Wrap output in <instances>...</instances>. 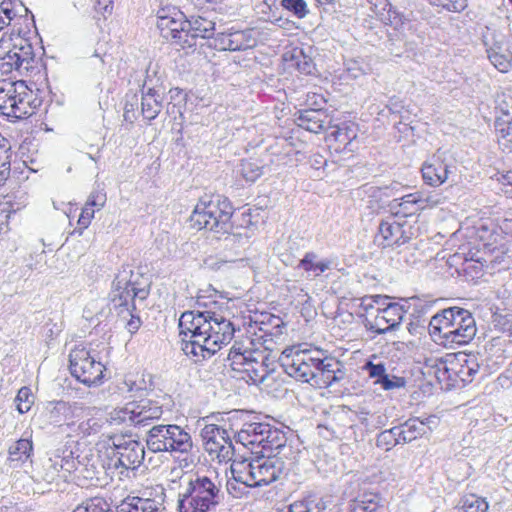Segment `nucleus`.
<instances>
[{
	"mask_svg": "<svg viewBox=\"0 0 512 512\" xmlns=\"http://www.w3.org/2000/svg\"><path fill=\"white\" fill-rule=\"evenodd\" d=\"M226 302L211 286L199 290L196 310L185 311L179 319L182 351L195 363L214 356L232 340L235 327L224 314Z\"/></svg>",
	"mask_w": 512,
	"mask_h": 512,
	"instance_id": "obj_1",
	"label": "nucleus"
},
{
	"mask_svg": "<svg viewBox=\"0 0 512 512\" xmlns=\"http://www.w3.org/2000/svg\"><path fill=\"white\" fill-rule=\"evenodd\" d=\"M279 364L290 377L321 388L333 385L344 376L342 363L333 357H323L319 350L287 347L279 356Z\"/></svg>",
	"mask_w": 512,
	"mask_h": 512,
	"instance_id": "obj_2",
	"label": "nucleus"
},
{
	"mask_svg": "<svg viewBox=\"0 0 512 512\" xmlns=\"http://www.w3.org/2000/svg\"><path fill=\"white\" fill-rule=\"evenodd\" d=\"M472 314L460 307H450L435 314L429 322V333L445 347L469 343L476 334Z\"/></svg>",
	"mask_w": 512,
	"mask_h": 512,
	"instance_id": "obj_3",
	"label": "nucleus"
},
{
	"mask_svg": "<svg viewBox=\"0 0 512 512\" xmlns=\"http://www.w3.org/2000/svg\"><path fill=\"white\" fill-rule=\"evenodd\" d=\"M112 303L115 308H121L120 313L124 311L131 316L127 323L128 330L131 333L136 332L141 324L140 318L134 316L132 311L136 309L135 300H145L150 293V282L140 272H135L129 266H123L116 274L113 281Z\"/></svg>",
	"mask_w": 512,
	"mask_h": 512,
	"instance_id": "obj_4",
	"label": "nucleus"
},
{
	"mask_svg": "<svg viewBox=\"0 0 512 512\" xmlns=\"http://www.w3.org/2000/svg\"><path fill=\"white\" fill-rule=\"evenodd\" d=\"M221 484L217 475L194 474L187 478L179 493V512H210L222 501Z\"/></svg>",
	"mask_w": 512,
	"mask_h": 512,
	"instance_id": "obj_5",
	"label": "nucleus"
},
{
	"mask_svg": "<svg viewBox=\"0 0 512 512\" xmlns=\"http://www.w3.org/2000/svg\"><path fill=\"white\" fill-rule=\"evenodd\" d=\"M44 70L41 57L37 56L29 39L20 35L0 39V71L8 74L17 71L23 76H37Z\"/></svg>",
	"mask_w": 512,
	"mask_h": 512,
	"instance_id": "obj_6",
	"label": "nucleus"
},
{
	"mask_svg": "<svg viewBox=\"0 0 512 512\" xmlns=\"http://www.w3.org/2000/svg\"><path fill=\"white\" fill-rule=\"evenodd\" d=\"M43 98L24 80L0 81V114L10 121L26 119L36 113Z\"/></svg>",
	"mask_w": 512,
	"mask_h": 512,
	"instance_id": "obj_7",
	"label": "nucleus"
},
{
	"mask_svg": "<svg viewBox=\"0 0 512 512\" xmlns=\"http://www.w3.org/2000/svg\"><path fill=\"white\" fill-rule=\"evenodd\" d=\"M247 344L235 342L228 354V360L233 370L246 375L247 382L261 383L274 371V361L265 350L253 348V341L247 339Z\"/></svg>",
	"mask_w": 512,
	"mask_h": 512,
	"instance_id": "obj_8",
	"label": "nucleus"
},
{
	"mask_svg": "<svg viewBox=\"0 0 512 512\" xmlns=\"http://www.w3.org/2000/svg\"><path fill=\"white\" fill-rule=\"evenodd\" d=\"M232 215L230 201L221 195H214L209 200L201 199L197 203L189 221L191 227L197 230L206 229L217 234L233 229Z\"/></svg>",
	"mask_w": 512,
	"mask_h": 512,
	"instance_id": "obj_9",
	"label": "nucleus"
},
{
	"mask_svg": "<svg viewBox=\"0 0 512 512\" xmlns=\"http://www.w3.org/2000/svg\"><path fill=\"white\" fill-rule=\"evenodd\" d=\"M146 446L153 453L189 454L193 441L190 433L179 425L158 424L147 432Z\"/></svg>",
	"mask_w": 512,
	"mask_h": 512,
	"instance_id": "obj_10",
	"label": "nucleus"
},
{
	"mask_svg": "<svg viewBox=\"0 0 512 512\" xmlns=\"http://www.w3.org/2000/svg\"><path fill=\"white\" fill-rule=\"evenodd\" d=\"M237 442L258 455L271 450V447H279L283 440V431L266 421H260L255 417L253 421L245 422L236 435Z\"/></svg>",
	"mask_w": 512,
	"mask_h": 512,
	"instance_id": "obj_11",
	"label": "nucleus"
},
{
	"mask_svg": "<svg viewBox=\"0 0 512 512\" xmlns=\"http://www.w3.org/2000/svg\"><path fill=\"white\" fill-rule=\"evenodd\" d=\"M482 365L478 355L459 352L451 359L439 361L435 365V376L440 382L449 380L454 384H467L480 372Z\"/></svg>",
	"mask_w": 512,
	"mask_h": 512,
	"instance_id": "obj_12",
	"label": "nucleus"
},
{
	"mask_svg": "<svg viewBox=\"0 0 512 512\" xmlns=\"http://www.w3.org/2000/svg\"><path fill=\"white\" fill-rule=\"evenodd\" d=\"M108 470L123 468L137 469L144 460V446L137 440L126 439L123 436L112 439V446L107 448Z\"/></svg>",
	"mask_w": 512,
	"mask_h": 512,
	"instance_id": "obj_13",
	"label": "nucleus"
},
{
	"mask_svg": "<svg viewBox=\"0 0 512 512\" xmlns=\"http://www.w3.org/2000/svg\"><path fill=\"white\" fill-rule=\"evenodd\" d=\"M71 375L79 382L91 386L102 383L105 366L83 346H77L69 354Z\"/></svg>",
	"mask_w": 512,
	"mask_h": 512,
	"instance_id": "obj_14",
	"label": "nucleus"
},
{
	"mask_svg": "<svg viewBox=\"0 0 512 512\" xmlns=\"http://www.w3.org/2000/svg\"><path fill=\"white\" fill-rule=\"evenodd\" d=\"M188 20L185 15L176 8H163L157 14V28L163 38L180 45L181 48H192L190 31L187 29Z\"/></svg>",
	"mask_w": 512,
	"mask_h": 512,
	"instance_id": "obj_15",
	"label": "nucleus"
},
{
	"mask_svg": "<svg viewBox=\"0 0 512 512\" xmlns=\"http://www.w3.org/2000/svg\"><path fill=\"white\" fill-rule=\"evenodd\" d=\"M204 450L212 460L229 462L234 456L232 439L226 429L216 424H207L201 430Z\"/></svg>",
	"mask_w": 512,
	"mask_h": 512,
	"instance_id": "obj_16",
	"label": "nucleus"
},
{
	"mask_svg": "<svg viewBox=\"0 0 512 512\" xmlns=\"http://www.w3.org/2000/svg\"><path fill=\"white\" fill-rule=\"evenodd\" d=\"M256 40L251 29H237L234 26L220 24L218 31L210 40L209 47L218 51H243L254 47Z\"/></svg>",
	"mask_w": 512,
	"mask_h": 512,
	"instance_id": "obj_17",
	"label": "nucleus"
},
{
	"mask_svg": "<svg viewBox=\"0 0 512 512\" xmlns=\"http://www.w3.org/2000/svg\"><path fill=\"white\" fill-rule=\"evenodd\" d=\"M162 415V405L151 399L130 402L116 411V419L135 427L147 426Z\"/></svg>",
	"mask_w": 512,
	"mask_h": 512,
	"instance_id": "obj_18",
	"label": "nucleus"
},
{
	"mask_svg": "<svg viewBox=\"0 0 512 512\" xmlns=\"http://www.w3.org/2000/svg\"><path fill=\"white\" fill-rule=\"evenodd\" d=\"M411 236V226L396 221L395 216H389L379 224L375 243L383 248L400 246L407 243Z\"/></svg>",
	"mask_w": 512,
	"mask_h": 512,
	"instance_id": "obj_19",
	"label": "nucleus"
},
{
	"mask_svg": "<svg viewBox=\"0 0 512 512\" xmlns=\"http://www.w3.org/2000/svg\"><path fill=\"white\" fill-rule=\"evenodd\" d=\"M406 310L398 303H388L384 308H377L373 320L366 319L365 327L376 334H385L396 329L402 322Z\"/></svg>",
	"mask_w": 512,
	"mask_h": 512,
	"instance_id": "obj_20",
	"label": "nucleus"
},
{
	"mask_svg": "<svg viewBox=\"0 0 512 512\" xmlns=\"http://www.w3.org/2000/svg\"><path fill=\"white\" fill-rule=\"evenodd\" d=\"M260 456L253 458L254 474L252 473L253 487L268 485L277 480L284 469V461L277 457L260 453Z\"/></svg>",
	"mask_w": 512,
	"mask_h": 512,
	"instance_id": "obj_21",
	"label": "nucleus"
},
{
	"mask_svg": "<svg viewBox=\"0 0 512 512\" xmlns=\"http://www.w3.org/2000/svg\"><path fill=\"white\" fill-rule=\"evenodd\" d=\"M357 137V126L351 122L329 125L326 141L335 151H353L352 143Z\"/></svg>",
	"mask_w": 512,
	"mask_h": 512,
	"instance_id": "obj_22",
	"label": "nucleus"
},
{
	"mask_svg": "<svg viewBox=\"0 0 512 512\" xmlns=\"http://www.w3.org/2000/svg\"><path fill=\"white\" fill-rule=\"evenodd\" d=\"M163 103V91L152 85V79L147 75L142 87L141 113L144 119L154 120L160 113Z\"/></svg>",
	"mask_w": 512,
	"mask_h": 512,
	"instance_id": "obj_23",
	"label": "nucleus"
},
{
	"mask_svg": "<svg viewBox=\"0 0 512 512\" xmlns=\"http://www.w3.org/2000/svg\"><path fill=\"white\" fill-rule=\"evenodd\" d=\"M451 166L446 163L440 153L435 154L430 161L425 162L421 172L423 180L432 187H438L447 181Z\"/></svg>",
	"mask_w": 512,
	"mask_h": 512,
	"instance_id": "obj_24",
	"label": "nucleus"
},
{
	"mask_svg": "<svg viewBox=\"0 0 512 512\" xmlns=\"http://www.w3.org/2000/svg\"><path fill=\"white\" fill-rule=\"evenodd\" d=\"M492 40V43H489L487 38L485 40L488 58L500 72H507L512 65V53L509 51L503 36L500 35L499 38L493 36Z\"/></svg>",
	"mask_w": 512,
	"mask_h": 512,
	"instance_id": "obj_25",
	"label": "nucleus"
},
{
	"mask_svg": "<svg viewBox=\"0 0 512 512\" xmlns=\"http://www.w3.org/2000/svg\"><path fill=\"white\" fill-rule=\"evenodd\" d=\"M296 123L309 132L319 133L328 129L330 120L324 109L309 108L298 112Z\"/></svg>",
	"mask_w": 512,
	"mask_h": 512,
	"instance_id": "obj_26",
	"label": "nucleus"
},
{
	"mask_svg": "<svg viewBox=\"0 0 512 512\" xmlns=\"http://www.w3.org/2000/svg\"><path fill=\"white\" fill-rule=\"evenodd\" d=\"M474 256L475 254L467 257L456 253L450 258L451 265H460L457 268V272L459 275L465 277L468 281H473L480 278L483 275L484 268L486 267V263L483 260V255L477 256L476 258H474Z\"/></svg>",
	"mask_w": 512,
	"mask_h": 512,
	"instance_id": "obj_27",
	"label": "nucleus"
},
{
	"mask_svg": "<svg viewBox=\"0 0 512 512\" xmlns=\"http://www.w3.org/2000/svg\"><path fill=\"white\" fill-rule=\"evenodd\" d=\"M433 420L434 417H427L425 420L410 418L403 424L396 426L402 444L410 443L425 435L431 430L428 424L432 423Z\"/></svg>",
	"mask_w": 512,
	"mask_h": 512,
	"instance_id": "obj_28",
	"label": "nucleus"
},
{
	"mask_svg": "<svg viewBox=\"0 0 512 512\" xmlns=\"http://www.w3.org/2000/svg\"><path fill=\"white\" fill-rule=\"evenodd\" d=\"M187 29L190 31L189 39L191 42L196 44L195 39L201 37L208 40V45L218 31L216 23L205 16L191 17V19L188 20Z\"/></svg>",
	"mask_w": 512,
	"mask_h": 512,
	"instance_id": "obj_29",
	"label": "nucleus"
},
{
	"mask_svg": "<svg viewBox=\"0 0 512 512\" xmlns=\"http://www.w3.org/2000/svg\"><path fill=\"white\" fill-rule=\"evenodd\" d=\"M333 261L328 258H319V256L313 252H306L304 257L299 261L297 268L303 269L307 274V278L319 277L325 271L331 269Z\"/></svg>",
	"mask_w": 512,
	"mask_h": 512,
	"instance_id": "obj_30",
	"label": "nucleus"
},
{
	"mask_svg": "<svg viewBox=\"0 0 512 512\" xmlns=\"http://www.w3.org/2000/svg\"><path fill=\"white\" fill-rule=\"evenodd\" d=\"M105 422L100 417H87L80 422H69L68 437H78L80 439L97 435L102 431Z\"/></svg>",
	"mask_w": 512,
	"mask_h": 512,
	"instance_id": "obj_31",
	"label": "nucleus"
},
{
	"mask_svg": "<svg viewBox=\"0 0 512 512\" xmlns=\"http://www.w3.org/2000/svg\"><path fill=\"white\" fill-rule=\"evenodd\" d=\"M384 499L374 491H360L350 502V512H376L384 506Z\"/></svg>",
	"mask_w": 512,
	"mask_h": 512,
	"instance_id": "obj_32",
	"label": "nucleus"
},
{
	"mask_svg": "<svg viewBox=\"0 0 512 512\" xmlns=\"http://www.w3.org/2000/svg\"><path fill=\"white\" fill-rule=\"evenodd\" d=\"M508 258V249L504 244L499 246H493L491 243L484 244L483 260L486 268L506 269L509 266Z\"/></svg>",
	"mask_w": 512,
	"mask_h": 512,
	"instance_id": "obj_33",
	"label": "nucleus"
},
{
	"mask_svg": "<svg viewBox=\"0 0 512 512\" xmlns=\"http://www.w3.org/2000/svg\"><path fill=\"white\" fill-rule=\"evenodd\" d=\"M85 407L77 402L69 403L65 401H58L55 403V413H61L62 422L59 424V427L63 433L68 435L69 422H76V418H80L85 413Z\"/></svg>",
	"mask_w": 512,
	"mask_h": 512,
	"instance_id": "obj_34",
	"label": "nucleus"
},
{
	"mask_svg": "<svg viewBox=\"0 0 512 512\" xmlns=\"http://www.w3.org/2000/svg\"><path fill=\"white\" fill-rule=\"evenodd\" d=\"M484 359L481 361L486 362V366L491 369H496L502 365L507 358L505 355L504 341L500 338H493L485 345Z\"/></svg>",
	"mask_w": 512,
	"mask_h": 512,
	"instance_id": "obj_35",
	"label": "nucleus"
},
{
	"mask_svg": "<svg viewBox=\"0 0 512 512\" xmlns=\"http://www.w3.org/2000/svg\"><path fill=\"white\" fill-rule=\"evenodd\" d=\"M160 504L154 499L128 497L117 507V512H159Z\"/></svg>",
	"mask_w": 512,
	"mask_h": 512,
	"instance_id": "obj_36",
	"label": "nucleus"
},
{
	"mask_svg": "<svg viewBox=\"0 0 512 512\" xmlns=\"http://www.w3.org/2000/svg\"><path fill=\"white\" fill-rule=\"evenodd\" d=\"M327 500L317 494H310L288 506V512H324Z\"/></svg>",
	"mask_w": 512,
	"mask_h": 512,
	"instance_id": "obj_37",
	"label": "nucleus"
},
{
	"mask_svg": "<svg viewBox=\"0 0 512 512\" xmlns=\"http://www.w3.org/2000/svg\"><path fill=\"white\" fill-rule=\"evenodd\" d=\"M80 454L75 455V451L71 449L69 442L62 452V456H56V465H60L63 478H66L73 472H79L80 469Z\"/></svg>",
	"mask_w": 512,
	"mask_h": 512,
	"instance_id": "obj_38",
	"label": "nucleus"
},
{
	"mask_svg": "<svg viewBox=\"0 0 512 512\" xmlns=\"http://www.w3.org/2000/svg\"><path fill=\"white\" fill-rule=\"evenodd\" d=\"M254 461L253 459H243L242 461H234L231 465V473L233 479L239 481L240 484H244L245 488L253 487L254 478Z\"/></svg>",
	"mask_w": 512,
	"mask_h": 512,
	"instance_id": "obj_39",
	"label": "nucleus"
},
{
	"mask_svg": "<svg viewBox=\"0 0 512 512\" xmlns=\"http://www.w3.org/2000/svg\"><path fill=\"white\" fill-rule=\"evenodd\" d=\"M497 142L504 152H512V120L497 117L495 120Z\"/></svg>",
	"mask_w": 512,
	"mask_h": 512,
	"instance_id": "obj_40",
	"label": "nucleus"
},
{
	"mask_svg": "<svg viewBox=\"0 0 512 512\" xmlns=\"http://www.w3.org/2000/svg\"><path fill=\"white\" fill-rule=\"evenodd\" d=\"M420 202H422V200L417 194H408L401 198L393 199L390 203V209L395 216L399 214L408 216L414 214L418 210V207L416 206Z\"/></svg>",
	"mask_w": 512,
	"mask_h": 512,
	"instance_id": "obj_41",
	"label": "nucleus"
},
{
	"mask_svg": "<svg viewBox=\"0 0 512 512\" xmlns=\"http://www.w3.org/2000/svg\"><path fill=\"white\" fill-rule=\"evenodd\" d=\"M80 460L79 473L85 479H98L102 470L108 469V466L106 467L104 463H100L98 457H95L93 454L80 455Z\"/></svg>",
	"mask_w": 512,
	"mask_h": 512,
	"instance_id": "obj_42",
	"label": "nucleus"
},
{
	"mask_svg": "<svg viewBox=\"0 0 512 512\" xmlns=\"http://www.w3.org/2000/svg\"><path fill=\"white\" fill-rule=\"evenodd\" d=\"M292 65L302 74L312 75L315 72V63L303 49L295 48L291 53Z\"/></svg>",
	"mask_w": 512,
	"mask_h": 512,
	"instance_id": "obj_43",
	"label": "nucleus"
},
{
	"mask_svg": "<svg viewBox=\"0 0 512 512\" xmlns=\"http://www.w3.org/2000/svg\"><path fill=\"white\" fill-rule=\"evenodd\" d=\"M33 452V444L29 439H19L9 448V459L11 461L24 462Z\"/></svg>",
	"mask_w": 512,
	"mask_h": 512,
	"instance_id": "obj_44",
	"label": "nucleus"
},
{
	"mask_svg": "<svg viewBox=\"0 0 512 512\" xmlns=\"http://www.w3.org/2000/svg\"><path fill=\"white\" fill-rule=\"evenodd\" d=\"M460 503L464 512H486L489 507L485 498L475 494L465 495Z\"/></svg>",
	"mask_w": 512,
	"mask_h": 512,
	"instance_id": "obj_45",
	"label": "nucleus"
},
{
	"mask_svg": "<svg viewBox=\"0 0 512 512\" xmlns=\"http://www.w3.org/2000/svg\"><path fill=\"white\" fill-rule=\"evenodd\" d=\"M397 444H402V442L399 438L398 429L396 426L392 427L391 429L382 431L376 439L377 447L386 451H389Z\"/></svg>",
	"mask_w": 512,
	"mask_h": 512,
	"instance_id": "obj_46",
	"label": "nucleus"
},
{
	"mask_svg": "<svg viewBox=\"0 0 512 512\" xmlns=\"http://www.w3.org/2000/svg\"><path fill=\"white\" fill-rule=\"evenodd\" d=\"M283 442L279 447H271V450L268 451V453L276 452L272 456L277 457L280 461H283L284 459L295 462L297 461V458L299 456V450L293 449L291 444H287V437L286 434L283 432Z\"/></svg>",
	"mask_w": 512,
	"mask_h": 512,
	"instance_id": "obj_47",
	"label": "nucleus"
},
{
	"mask_svg": "<svg viewBox=\"0 0 512 512\" xmlns=\"http://www.w3.org/2000/svg\"><path fill=\"white\" fill-rule=\"evenodd\" d=\"M239 173L245 180L254 182L262 175L263 167L256 161L243 160L240 164Z\"/></svg>",
	"mask_w": 512,
	"mask_h": 512,
	"instance_id": "obj_48",
	"label": "nucleus"
},
{
	"mask_svg": "<svg viewBox=\"0 0 512 512\" xmlns=\"http://www.w3.org/2000/svg\"><path fill=\"white\" fill-rule=\"evenodd\" d=\"M281 6L298 19L305 18L310 12L305 0H281Z\"/></svg>",
	"mask_w": 512,
	"mask_h": 512,
	"instance_id": "obj_49",
	"label": "nucleus"
},
{
	"mask_svg": "<svg viewBox=\"0 0 512 512\" xmlns=\"http://www.w3.org/2000/svg\"><path fill=\"white\" fill-rule=\"evenodd\" d=\"M16 407L19 413L24 414L30 411L34 403V395L29 387H22L15 398Z\"/></svg>",
	"mask_w": 512,
	"mask_h": 512,
	"instance_id": "obj_50",
	"label": "nucleus"
},
{
	"mask_svg": "<svg viewBox=\"0 0 512 512\" xmlns=\"http://www.w3.org/2000/svg\"><path fill=\"white\" fill-rule=\"evenodd\" d=\"M73 512H113V510L105 499L94 497L89 499L85 506L77 507Z\"/></svg>",
	"mask_w": 512,
	"mask_h": 512,
	"instance_id": "obj_51",
	"label": "nucleus"
},
{
	"mask_svg": "<svg viewBox=\"0 0 512 512\" xmlns=\"http://www.w3.org/2000/svg\"><path fill=\"white\" fill-rule=\"evenodd\" d=\"M363 370L367 372L370 378L375 379L374 383L378 385L379 381L388 374L385 364L382 362L374 363L373 361H367L363 366Z\"/></svg>",
	"mask_w": 512,
	"mask_h": 512,
	"instance_id": "obj_52",
	"label": "nucleus"
},
{
	"mask_svg": "<svg viewBox=\"0 0 512 512\" xmlns=\"http://www.w3.org/2000/svg\"><path fill=\"white\" fill-rule=\"evenodd\" d=\"M407 380L404 377L387 374L382 380L379 381L380 387L385 391L404 388Z\"/></svg>",
	"mask_w": 512,
	"mask_h": 512,
	"instance_id": "obj_53",
	"label": "nucleus"
},
{
	"mask_svg": "<svg viewBox=\"0 0 512 512\" xmlns=\"http://www.w3.org/2000/svg\"><path fill=\"white\" fill-rule=\"evenodd\" d=\"M430 4L449 12H461L467 7V0H428Z\"/></svg>",
	"mask_w": 512,
	"mask_h": 512,
	"instance_id": "obj_54",
	"label": "nucleus"
},
{
	"mask_svg": "<svg viewBox=\"0 0 512 512\" xmlns=\"http://www.w3.org/2000/svg\"><path fill=\"white\" fill-rule=\"evenodd\" d=\"M381 16L386 24L393 26L395 29H398L404 23L403 15L398 12L390 3Z\"/></svg>",
	"mask_w": 512,
	"mask_h": 512,
	"instance_id": "obj_55",
	"label": "nucleus"
},
{
	"mask_svg": "<svg viewBox=\"0 0 512 512\" xmlns=\"http://www.w3.org/2000/svg\"><path fill=\"white\" fill-rule=\"evenodd\" d=\"M216 236L218 239H222V236H224L223 240L226 243V247L232 246L236 243L243 245V243L248 242V237L246 235H243L242 233H234L232 232V229L227 232H218Z\"/></svg>",
	"mask_w": 512,
	"mask_h": 512,
	"instance_id": "obj_56",
	"label": "nucleus"
},
{
	"mask_svg": "<svg viewBox=\"0 0 512 512\" xmlns=\"http://www.w3.org/2000/svg\"><path fill=\"white\" fill-rule=\"evenodd\" d=\"M344 71L348 77L357 79L365 74L366 69L362 62L351 59L344 63Z\"/></svg>",
	"mask_w": 512,
	"mask_h": 512,
	"instance_id": "obj_57",
	"label": "nucleus"
},
{
	"mask_svg": "<svg viewBox=\"0 0 512 512\" xmlns=\"http://www.w3.org/2000/svg\"><path fill=\"white\" fill-rule=\"evenodd\" d=\"M497 109L499 115L497 117H507L512 120V95L503 94L498 99Z\"/></svg>",
	"mask_w": 512,
	"mask_h": 512,
	"instance_id": "obj_58",
	"label": "nucleus"
},
{
	"mask_svg": "<svg viewBox=\"0 0 512 512\" xmlns=\"http://www.w3.org/2000/svg\"><path fill=\"white\" fill-rule=\"evenodd\" d=\"M106 201L107 196L104 189L102 188L94 189L87 199V203L96 210L102 209L105 206Z\"/></svg>",
	"mask_w": 512,
	"mask_h": 512,
	"instance_id": "obj_59",
	"label": "nucleus"
},
{
	"mask_svg": "<svg viewBox=\"0 0 512 512\" xmlns=\"http://www.w3.org/2000/svg\"><path fill=\"white\" fill-rule=\"evenodd\" d=\"M496 180L500 185V191L508 198H512V172L498 173Z\"/></svg>",
	"mask_w": 512,
	"mask_h": 512,
	"instance_id": "obj_60",
	"label": "nucleus"
},
{
	"mask_svg": "<svg viewBox=\"0 0 512 512\" xmlns=\"http://www.w3.org/2000/svg\"><path fill=\"white\" fill-rule=\"evenodd\" d=\"M138 109V98L136 95H133L131 99L126 100L125 107H124V120L130 123H133L136 118L137 114L136 111Z\"/></svg>",
	"mask_w": 512,
	"mask_h": 512,
	"instance_id": "obj_61",
	"label": "nucleus"
},
{
	"mask_svg": "<svg viewBox=\"0 0 512 512\" xmlns=\"http://www.w3.org/2000/svg\"><path fill=\"white\" fill-rule=\"evenodd\" d=\"M273 320L276 322L273 326L275 332H269L268 329L260 327V331H262L263 334L260 335L259 338L263 340L264 344H266L269 341H272V336L282 334V322L280 318L274 317Z\"/></svg>",
	"mask_w": 512,
	"mask_h": 512,
	"instance_id": "obj_62",
	"label": "nucleus"
},
{
	"mask_svg": "<svg viewBox=\"0 0 512 512\" xmlns=\"http://www.w3.org/2000/svg\"><path fill=\"white\" fill-rule=\"evenodd\" d=\"M95 208L91 207L87 202L85 204V206L83 207L82 209V212L80 214V217L78 219V224L82 227V228H87L90 223H91V220L92 218L94 217V213H95Z\"/></svg>",
	"mask_w": 512,
	"mask_h": 512,
	"instance_id": "obj_63",
	"label": "nucleus"
},
{
	"mask_svg": "<svg viewBox=\"0 0 512 512\" xmlns=\"http://www.w3.org/2000/svg\"><path fill=\"white\" fill-rule=\"evenodd\" d=\"M11 171V156H3L0 158V184L3 183Z\"/></svg>",
	"mask_w": 512,
	"mask_h": 512,
	"instance_id": "obj_64",
	"label": "nucleus"
}]
</instances>
